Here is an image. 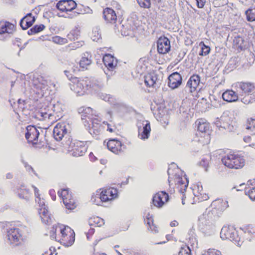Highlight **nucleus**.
<instances>
[{
    "label": "nucleus",
    "instance_id": "obj_58",
    "mask_svg": "<svg viewBox=\"0 0 255 255\" xmlns=\"http://www.w3.org/2000/svg\"><path fill=\"white\" fill-rule=\"evenodd\" d=\"M101 97L103 100L109 102H112L113 99V97L108 94L102 95Z\"/></svg>",
    "mask_w": 255,
    "mask_h": 255
},
{
    "label": "nucleus",
    "instance_id": "obj_33",
    "mask_svg": "<svg viewBox=\"0 0 255 255\" xmlns=\"http://www.w3.org/2000/svg\"><path fill=\"white\" fill-rule=\"evenodd\" d=\"M35 20V17L31 13H29L21 19L20 25L23 29L25 30L32 26Z\"/></svg>",
    "mask_w": 255,
    "mask_h": 255
},
{
    "label": "nucleus",
    "instance_id": "obj_30",
    "mask_svg": "<svg viewBox=\"0 0 255 255\" xmlns=\"http://www.w3.org/2000/svg\"><path fill=\"white\" fill-rule=\"evenodd\" d=\"M144 83L148 87H154L158 81V75L155 71H151L144 76Z\"/></svg>",
    "mask_w": 255,
    "mask_h": 255
},
{
    "label": "nucleus",
    "instance_id": "obj_48",
    "mask_svg": "<svg viewBox=\"0 0 255 255\" xmlns=\"http://www.w3.org/2000/svg\"><path fill=\"white\" fill-rule=\"evenodd\" d=\"M52 41L55 43L63 45L66 44L68 40L66 38L61 37L59 36H55L52 37Z\"/></svg>",
    "mask_w": 255,
    "mask_h": 255
},
{
    "label": "nucleus",
    "instance_id": "obj_44",
    "mask_svg": "<svg viewBox=\"0 0 255 255\" xmlns=\"http://www.w3.org/2000/svg\"><path fill=\"white\" fill-rule=\"evenodd\" d=\"M90 221L91 225H94L97 227H101L105 223L104 220L98 216L90 218Z\"/></svg>",
    "mask_w": 255,
    "mask_h": 255
},
{
    "label": "nucleus",
    "instance_id": "obj_27",
    "mask_svg": "<svg viewBox=\"0 0 255 255\" xmlns=\"http://www.w3.org/2000/svg\"><path fill=\"white\" fill-rule=\"evenodd\" d=\"M64 225L58 224L53 226L49 232L51 238L61 242V236L63 233Z\"/></svg>",
    "mask_w": 255,
    "mask_h": 255
},
{
    "label": "nucleus",
    "instance_id": "obj_60",
    "mask_svg": "<svg viewBox=\"0 0 255 255\" xmlns=\"http://www.w3.org/2000/svg\"><path fill=\"white\" fill-rule=\"evenodd\" d=\"M216 4H218V6H221L227 4L228 0H215Z\"/></svg>",
    "mask_w": 255,
    "mask_h": 255
},
{
    "label": "nucleus",
    "instance_id": "obj_14",
    "mask_svg": "<svg viewBox=\"0 0 255 255\" xmlns=\"http://www.w3.org/2000/svg\"><path fill=\"white\" fill-rule=\"evenodd\" d=\"M74 231L69 227L65 226L61 236V243L65 246H71L75 241Z\"/></svg>",
    "mask_w": 255,
    "mask_h": 255
},
{
    "label": "nucleus",
    "instance_id": "obj_36",
    "mask_svg": "<svg viewBox=\"0 0 255 255\" xmlns=\"http://www.w3.org/2000/svg\"><path fill=\"white\" fill-rule=\"evenodd\" d=\"M80 70V69L76 65L72 64L64 72L69 80L71 81L76 80L77 77L74 76V74L78 73Z\"/></svg>",
    "mask_w": 255,
    "mask_h": 255
},
{
    "label": "nucleus",
    "instance_id": "obj_20",
    "mask_svg": "<svg viewBox=\"0 0 255 255\" xmlns=\"http://www.w3.org/2000/svg\"><path fill=\"white\" fill-rule=\"evenodd\" d=\"M170 42L165 36L160 37L157 42V51L160 54H166L170 50Z\"/></svg>",
    "mask_w": 255,
    "mask_h": 255
},
{
    "label": "nucleus",
    "instance_id": "obj_23",
    "mask_svg": "<svg viewBox=\"0 0 255 255\" xmlns=\"http://www.w3.org/2000/svg\"><path fill=\"white\" fill-rule=\"evenodd\" d=\"M168 79V85L170 88L173 89L178 88L182 83V77L181 75L177 72L170 74Z\"/></svg>",
    "mask_w": 255,
    "mask_h": 255
},
{
    "label": "nucleus",
    "instance_id": "obj_53",
    "mask_svg": "<svg viewBox=\"0 0 255 255\" xmlns=\"http://www.w3.org/2000/svg\"><path fill=\"white\" fill-rule=\"evenodd\" d=\"M110 5L117 10H121L122 9L121 4L116 0H112L110 2Z\"/></svg>",
    "mask_w": 255,
    "mask_h": 255
},
{
    "label": "nucleus",
    "instance_id": "obj_19",
    "mask_svg": "<svg viewBox=\"0 0 255 255\" xmlns=\"http://www.w3.org/2000/svg\"><path fill=\"white\" fill-rule=\"evenodd\" d=\"M193 192L194 196L197 198L195 199L198 202L206 201L209 198L208 194L203 189L201 184H194L193 187Z\"/></svg>",
    "mask_w": 255,
    "mask_h": 255
},
{
    "label": "nucleus",
    "instance_id": "obj_13",
    "mask_svg": "<svg viewBox=\"0 0 255 255\" xmlns=\"http://www.w3.org/2000/svg\"><path fill=\"white\" fill-rule=\"evenodd\" d=\"M107 146L109 150L116 154H121L124 153L125 145L117 138L109 139L107 143Z\"/></svg>",
    "mask_w": 255,
    "mask_h": 255
},
{
    "label": "nucleus",
    "instance_id": "obj_9",
    "mask_svg": "<svg viewBox=\"0 0 255 255\" xmlns=\"http://www.w3.org/2000/svg\"><path fill=\"white\" fill-rule=\"evenodd\" d=\"M39 132L36 128L33 126H28L26 127L25 138L29 144H31L35 147H40L39 146Z\"/></svg>",
    "mask_w": 255,
    "mask_h": 255
},
{
    "label": "nucleus",
    "instance_id": "obj_39",
    "mask_svg": "<svg viewBox=\"0 0 255 255\" xmlns=\"http://www.w3.org/2000/svg\"><path fill=\"white\" fill-rule=\"evenodd\" d=\"M104 128L103 125L97 123L93 124L90 129V133L94 135H98L103 132Z\"/></svg>",
    "mask_w": 255,
    "mask_h": 255
},
{
    "label": "nucleus",
    "instance_id": "obj_17",
    "mask_svg": "<svg viewBox=\"0 0 255 255\" xmlns=\"http://www.w3.org/2000/svg\"><path fill=\"white\" fill-rule=\"evenodd\" d=\"M77 7V3L73 0H61L56 4L57 8L61 12L71 11Z\"/></svg>",
    "mask_w": 255,
    "mask_h": 255
},
{
    "label": "nucleus",
    "instance_id": "obj_2",
    "mask_svg": "<svg viewBox=\"0 0 255 255\" xmlns=\"http://www.w3.org/2000/svg\"><path fill=\"white\" fill-rule=\"evenodd\" d=\"M221 161L226 167L231 169H241L246 165L244 156L234 151H230L227 153L222 157Z\"/></svg>",
    "mask_w": 255,
    "mask_h": 255
},
{
    "label": "nucleus",
    "instance_id": "obj_8",
    "mask_svg": "<svg viewBox=\"0 0 255 255\" xmlns=\"http://www.w3.org/2000/svg\"><path fill=\"white\" fill-rule=\"evenodd\" d=\"M173 181L178 191L184 193L187 189L188 185V181L186 176L182 173H176L173 177H169V182Z\"/></svg>",
    "mask_w": 255,
    "mask_h": 255
},
{
    "label": "nucleus",
    "instance_id": "obj_5",
    "mask_svg": "<svg viewBox=\"0 0 255 255\" xmlns=\"http://www.w3.org/2000/svg\"><path fill=\"white\" fill-rule=\"evenodd\" d=\"M98 197L97 195H93L91 199L95 201V199L99 198L102 202H111L119 197V191L114 187H106L99 189Z\"/></svg>",
    "mask_w": 255,
    "mask_h": 255
},
{
    "label": "nucleus",
    "instance_id": "obj_46",
    "mask_svg": "<svg viewBox=\"0 0 255 255\" xmlns=\"http://www.w3.org/2000/svg\"><path fill=\"white\" fill-rule=\"evenodd\" d=\"M17 194L19 198L27 199L29 197V192L25 188H20L17 189Z\"/></svg>",
    "mask_w": 255,
    "mask_h": 255
},
{
    "label": "nucleus",
    "instance_id": "obj_35",
    "mask_svg": "<svg viewBox=\"0 0 255 255\" xmlns=\"http://www.w3.org/2000/svg\"><path fill=\"white\" fill-rule=\"evenodd\" d=\"M144 222L146 225L147 229L155 233L158 232V228L154 223L152 215L148 213L146 215L145 218L144 219Z\"/></svg>",
    "mask_w": 255,
    "mask_h": 255
},
{
    "label": "nucleus",
    "instance_id": "obj_34",
    "mask_svg": "<svg viewBox=\"0 0 255 255\" xmlns=\"http://www.w3.org/2000/svg\"><path fill=\"white\" fill-rule=\"evenodd\" d=\"M222 97L224 101L229 103L236 102L239 99L238 94L232 90H227L222 94Z\"/></svg>",
    "mask_w": 255,
    "mask_h": 255
},
{
    "label": "nucleus",
    "instance_id": "obj_52",
    "mask_svg": "<svg viewBox=\"0 0 255 255\" xmlns=\"http://www.w3.org/2000/svg\"><path fill=\"white\" fill-rule=\"evenodd\" d=\"M179 255H191V250L188 247H184L181 248Z\"/></svg>",
    "mask_w": 255,
    "mask_h": 255
},
{
    "label": "nucleus",
    "instance_id": "obj_10",
    "mask_svg": "<svg viewBox=\"0 0 255 255\" xmlns=\"http://www.w3.org/2000/svg\"><path fill=\"white\" fill-rule=\"evenodd\" d=\"M58 194L67 209L72 210L76 208V202L68 189H62L60 192L58 191Z\"/></svg>",
    "mask_w": 255,
    "mask_h": 255
},
{
    "label": "nucleus",
    "instance_id": "obj_45",
    "mask_svg": "<svg viewBox=\"0 0 255 255\" xmlns=\"http://www.w3.org/2000/svg\"><path fill=\"white\" fill-rule=\"evenodd\" d=\"M247 19L249 21H253L255 20V7H252L248 9L246 11Z\"/></svg>",
    "mask_w": 255,
    "mask_h": 255
},
{
    "label": "nucleus",
    "instance_id": "obj_50",
    "mask_svg": "<svg viewBox=\"0 0 255 255\" xmlns=\"http://www.w3.org/2000/svg\"><path fill=\"white\" fill-rule=\"evenodd\" d=\"M45 25L42 24H40L39 25L36 24L34 25L32 28H31L30 30L32 32L36 33L42 31L45 29Z\"/></svg>",
    "mask_w": 255,
    "mask_h": 255
},
{
    "label": "nucleus",
    "instance_id": "obj_18",
    "mask_svg": "<svg viewBox=\"0 0 255 255\" xmlns=\"http://www.w3.org/2000/svg\"><path fill=\"white\" fill-rule=\"evenodd\" d=\"M68 124L64 122L58 123L53 129V136L57 141L62 140L67 132V126Z\"/></svg>",
    "mask_w": 255,
    "mask_h": 255
},
{
    "label": "nucleus",
    "instance_id": "obj_7",
    "mask_svg": "<svg viewBox=\"0 0 255 255\" xmlns=\"http://www.w3.org/2000/svg\"><path fill=\"white\" fill-rule=\"evenodd\" d=\"M67 142L69 143L68 151L72 156H82L87 152L88 145L86 141L72 140L69 138Z\"/></svg>",
    "mask_w": 255,
    "mask_h": 255
},
{
    "label": "nucleus",
    "instance_id": "obj_62",
    "mask_svg": "<svg viewBox=\"0 0 255 255\" xmlns=\"http://www.w3.org/2000/svg\"><path fill=\"white\" fill-rule=\"evenodd\" d=\"M178 225V223L176 221H173L170 223V226L171 227H176Z\"/></svg>",
    "mask_w": 255,
    "mask_h": 255
},
{
    "label": "nucleus",
    "instance_id": "obj_59",
    "mask_svg": "<svg viewBox=\"0 0 255 255\" xmlns=\"http://www.w3.org/2000/svg\"><path fill=\"white\" fill-rule=\"evenodd\" d=\"M95 233V230L94 229L92 228V227H90V229L88 230V231L86 232H85L87 238L88 240H90L92 235H94Z\"/></svg>",
    "mask_w": 255,
    "mask_h": 255
},
{
    "label": "nucleus",
    "instance_id": "obj_63",
    "mask_svg": "<svg viewBox=\"0 0 255 255\" xmlns=\"http://www.w3.org/2000/svg\"><path fill=\"white\" fill-rule=\"evenodd\" d=\"M94 255H107L106 254H105V253H97L96 254H94Z\"/></svg>",
    "mask_w": 255,
    "mask_h": 255
},
{
    "label": "nucleus",
    "instance_id": "obj_15",
    "mask_svg": "<svg viewBox=\"0 0 255 255\" xmlns=\"http://www.w3.org/2000/svg\"><path fill=\"white\" fill-rule=\"evenodd\" d=\"M232 87L237 92L245 94H250L255 90V84L249 82H237L234 83Z\"/></svg>",
    "mask_w": 255,
    "mask_h": 255
},
{
    "label": "nucleus",
    "instance_id": "obj_38",
    "mask_svg": "<svg viewBox=\"0 0 255 255\" xmlns=\"http://www.w3.org/2000/svg\"><path fill=\"white\" fill-rule=\"evenodd\" d=\"M197 141L202 145L208 144L211 140L210 133H197Z\"/></svg>",
    "mask_w": 255,
    "mask_h": 255
},
{
    "label": "nucleus",
    "instance_id": "obj_47",
    "mask_svg": "<svg viewBox=\"0 0 255 255\" xmlns=\"http://www.w3.org/2000/svg\"><path fill=\"white\" fill-rule=\"evenodd\" d=\"M103 125L107 126V130L110 133H114L118 131L115 125L109 124L107 122H104Z\"/></svg>",
    "mask_w": 255,
    "mask_h": 255
},
{
    "label": "nucleus",
    "instance_id": "obj_4",
    "mask_svg": "<svg viewBox=\"0 0 255 255\" xmlns=\"http://www.w3.org/2000/svg\"><path fill=\"white\" fill-rule=\"evenodd\" d=\"M237 116L235 111H226L217 123V126L229 131L234 130L237 125Z\"/></svg>",
    "mask_w": 255,
    "mask_h": 255
},
{
    "label": "nucleus",
    "instance_id": "obj_24",
    "mask_svg": "<svg viewBox=\"0 0 255 255\" xmlns=\"http://www.w3.org/2000/svg\"><path fill=\"white\" fill-rule=\"evenodd\" d=\"M200 83V77L197 74H193L188 80L186 87L189 89L190 93H194L197 91Z\"/></svg>",
    "mask_w": 255,
    "mask_h": 255
},
{
    "label": "nucleus",
    "instance_id": "obj_41",
    "mask_svg": "<svg viewBox=\"0 0 255 255\" xmlns=\"http://www.w3.org/2000/svg\"><path fill=\"white\" fill-rule=\"evenodd\" d=\"M246 128L255 133V119L248 118L246 123Z\"/></svg>",
    "mask_w": 255,
    "mask_h": 255
},
{
    "label": "nucleus",
    "instance_id": "obj_26",
    "mask_svg": "<svg viewBox=\"0 0 255 255\" xmlns=\"http://www.w3.org/2000/svg\"><path fill=\"white\" fill-rule=\"evenodd\" d=\"M15 29V25L12 23L3 20L0 21V34H12Z\"/></svg>",
    "mask_w": 255,
    "mask_h": 255
},
{
    "label": "nucleus",
    "instance_id": "obj_11",
    "mask_svg": "<svg viewBox=\"0 0 255 255\" xmlns=\"http://www.w3.org/2000/svg\"><path fill=\"white\" fill-rule=\"evenodd\" d=\"M169 200V195L165 191H159L154 194L152 198L151 204L157 208H162Z\"/></svg>",
    "mask_w": 255,
    "mask_h": 255
},
{
    "label": "nucleus",
    "instance_id": "obj_21",
    "mask_svg": "<svg viewBox=\"0 0 255 255\" xmlns=\"http://www.w3.org/2000/svg\"><path fill=\"white\" fill-rule=\"evenodd\" d=\"M48 106H45L44 109H41L37 113V116L40 117L42 119H47L51 125L55 123L57 120L56 119L54 112H51L49 109H47Z\"/></svg>",
    "mask_w": 255,
    "mask_h": 255
},
{
    "label": "nucleus",
    "instance_id": "obj_64",
    "mask_svg": "<svg viewBox=\"0 0 255 255\" xmlns=\"http://www.w3.org/2000/svg\"><path fill=\"white\" fill-rule=\"evenodd\" d=\"M21 102L24 103V102H25V101H24V100H20V99H19V100H18V104H20V103H21Z\"/></svg>",
    "mask_w": 255,
    "mask_h": 255
},
{
    "label": "nucleus",
    "instance_id": "obj_42",
    "mask_svg": "<svg viewBox=\"0 0 255 255\" xmlns=\"http://www.w3.org/2000/svg\"><path fill=\"white\" fill-rule=\"evenodd\" d=\"M201 46V51L199 53V55L205 56L207 55L210 52V47L205 44L203 41H201L199 43Z\"/></svg>",
    "mask_w": 255,
    "mask_h": 255
},
{
    "label": "nucleus",
    "instance_id": "obj_6",
    "mask_svg": "<svg viewBox=\"0 0 255 255\" xmlns=\"http://www.w3.org/2000/svg\"><path fill=\"white\" fill-rule=\"evenodd\" d=\"M25 228L21 226L20 227L9 228L6 231V238L10 244L18 246L20 242L25 239L24 233Z\"/></svg>",
    "mask_w": 255,
    "mask_h": 255
},
{
    "label": "nucleus",
    "instance_id": "obj_57",
    "mask_svg": "<svg viewBox=\"0 0 255 255\" xmlns=\"http://www.w3.org/2000/svg\"><path fill=\"white\" fill-rule=\"evenodd\" d=\"M196 1V5L199 8H202L205 6L206 0H195Z\"/></svg>",
    "mask_w": 255,
    "mask_h": 255
},
{
    "label": "nucleus",
    "instance_id": "obj_32",
    "mask_svg": "<svg viewBox=\"0 0 255 255\" xmlns=\"http://www.w3.org/2000/svg\"><path fill=\"white\" fill-rule=\"evenodd\" d=\"M103 61L105 66L109 70H113L117 65V59L111 54H106L103 58Z\"/></svg>",
    "mask_w": 255,
    "mask_h": 255
},
{
    "label": "nucleus",
    "instance_id": "obj_49",
    "mask_svg": "<svg viewBox=\"0 0 255 255\" xmlns=\"http://www.w3.org/2000/svg\"><path fill=\"white\" fill-rule=\"evenodd\" d=\"M137 3L140 7L149 8L151 6L150 0H137Z\"/></svg>",
    "mask_w": 255,
    "mask_h": 255
},
{
    "label": "nucleus",
    "instance_id": "obj_16",
    "mask_svg": "<svg viewBox=\"0 0 255 255\" xmlns=\"http://www.w3.org/2000/svg\"><path fill=\"white\" fill-rule=\"evenodd\" d=\"M102 17L105 22L108 24H115L118 21V15L116 10L110 7L103 8Z\"/></svg>",
    "mask_w": 255,
    "mask_h": 255
},
{
    "label": "nucleus",
    "instance_id": "obj_56",
    "mask_svg": "<svg viewBox=\"0 0 255 255\" xmlns=\"http://www.w3.org/2000/svg\"><path fill=\"white\" fill-rule=\"evenodd\" d=\"M34 193L35 196L37 198L35 199V201L36 202H38V203L39 204V203L42 202L43 201L40 199V194L39 193V190L36 187H34Z\"/></svg>",
    "mask_w": 255,
    "mask_h": 255
},
{
    "label": "nucleus",
    "instance_id": "obj_1",
    "mask_svg": "<svg viewBox=\"0 0 255 255\" xmlns=\"http://www.w3.org/2000/svg\"><path fill=\"white\" fill-rule=\"evenodd\" d=\"M212 209L204 214L199 218L198 227L200 231L205 234H209L213 230L212 215L219 216L228 207L227 201L218 199L211 204Z\"/></svg>",
    "mask_w": 255,
    "mask_h": 255
},
{
    "label": "nucleus",
    "instance_id": "obj_51",
    "mask_svg": "<svg viewBox=\"0 0 255 255\" xmlns=\"http://www.w3.org/2000/svg\"><path fill=\"white\" fill-rule=\"evenodd\" d=\"M202 255H222L220 251L214 249H210L204 252Z\"/></svg>",
    "mask_w": 255,
    "mask_h": 255
},
{
    "label": "nucleus",
    "instance_id": "obj_43",
    "mask_svg": "<svg viewBox=\"0 0 255 255\" xmlns=\"http://www.w3.org/2000/svg\"><path fill=\"white\" fill-rule=\"evenodd\" d=\"M245 233L249 235L251 237H255V227L252 225H248L243 228Z\"/></svg>",
    "mask_w": 255,
    "mask_h": 255
},
{
    "label": "nucleus",
    "instance_id": "obj_3",
    "mask_svg": "<svg viewBox=\"0 0 255 255\" xmlns=\"http://www.w3.org/2000/svg\"><path fill=\"white\" fill-rule=\"evenodd\" d=\"M70 84L71 89L78 96L86 94L88 91L91 88L92 82L87 77L76 78V80H72Z\"/></svg>",
    "mask_w": 255,
    "mask_h": 255
},
{
    "label": "nucleus",
    "instance_id": "obj_25",
    "mask_svg": "<svg viewBox=\"0 0 255 255\" xmlns=\"http://www.w3.org/2000/svg\"><path fill=\"white\" fill-rule=\"evenodd\" d=\"M150 123L148 121H143L142 127L138 128V136L142 140L149 138L151 132Z\"/></svg>",
    "mask_w": 255,
    "mask_h": 255
},
{
    "label": "nucleus",
    "instance_id": "obj_28",
    "mask_svg": "<svg viewBox=\"0 0 255 255\" xmlns=\"http://www.w3.org/2000/svg\"><path fill=\"white\" fill-rule=\"evenodd\" d=\"M39 214L42 222L45 224H48L51 220L48 209L45 207L44 201L39 203Z\"/></svg>",
    "mask_w": 255,
    "mask_h": 255
},
{
    "label": "nucleus",
    "instance_id": "obj_40",
    "mask_svg": "<svg viewBox=\"0 0 255 255\" xmlns=\"http://www.w3.org/2000/svg\"><path fill=\"white\" fill-rule=\"evenodd\" d=\"M78 112L81 114L82 117L86 118L92 115L93 109L90 107H81L78 109Z\"/></svg>",
    "mask_w": 255,
    "mask_h": 255
},
{
    "label": "nucleus",
    "instance_id": "obj_12",
    "mask_svg": "<svg viewBox=\"0 0 255 255\" xmlns=\"http://www.w3.org/2000/svg\"><path fill=\"white\" fill-rule=\"evenodd\" d=\"M220 237L224 240H229L235 242L239 239L237 231L231 226H224L221 229Z\"/></svg>",
    "mask_w": 255,
    "mask_h": 255
},
{
    "label": "nucleus",
    "instance_id": "obj_29",
    "mask_svg": "<svg viewBox=\"0 0 255 255\" xmlns=\"http://www.w3.org/2000/svg\"><path fill=\"white\" fill-rule=\"evenodd\" d=\"M247 42L241 36H237L234 37L233 41V48L238 52L245 50L246 48Z\"/></svg>",
    "mask_w": 255,
    "mask_h": 255
},
{
    "label": "nucleus",
    "instance_id": "obj_22",
    "mask_svg": "<svg viewBox=\"0 0 255 255\" xmlns=\"http://www.w3.org/2000/svg\"><path fill=\"white\" fill-rule=\"evenodd\" d=\"M32 84L33 87L37 90V93L44 91L48 88V81L42 76L34 78L32 80Z\"/></svg>",
    "mask_w": 255,
    "mask_h": 255
},
{
    "label": "nucleus",
    "instance_id": "obj_37",
    "mask_svg": "<svg viewBox=\"0 0 255 255\" xmlns=\"http://www.w3.org/2000/svg\"><path fill=\"white\" fill-rule=\"evenodd\" d=\"M80 67L82 71L87 70L92 63L91 56L84 54L79 61Z\"/></svg>",
    "mask_w": 255,
    "mask_h": 255
},
{
    "label": "nucleus",
    "instance_id": "obj_31",
    "mask_svg": "<svg viewBox=\"0 0 255 255\" xmlns=\"http://www.w3.org/2000/svg\"><path fill=\"white\" fill-rule=\"evenodd\" d=\"M198 133H210L211 126L210 123L204 119L197 121Z\"/></svg>",
    "mask_w": 255,
    "mask_h": 255
},
{
    "label": "nucleus",
    "instance_id": "obj_55",
    "mask_svg": "<svg viewBox=\"0 0 255 255\" xmlns=\"http://www.w3.org/2000/svg\"><path fill=\"white\" fill-rule=\"evenodd\" d=\"M252 100L250 94H245V96L241 99L242 102L246 105L252 103Z\"/></svg>",
    "mask_w": 255,
    "mask_h": 255
},
{
    "label": "nucleus",
    "instance_id": "obj_54",
    "mask_svg": "<svg viewBox=\"0 0 255 255\" xmlns=\"http://www.w3.org/2000/svg\"><path fill=\"white\" fill-rule=\"evenodd\" d=\"M246 193L251 200H255V187H252L249 190L246 191Z\"/></svg>",
    "mask_w": 255,
    "mask_h": 255
},
{
    "label": "nucleus",
    "instance_id": "obj_61",
    "mask_svg": "<svg viewBox=\"0 0 255 255\" xmlns=\"http://www.w3.org/2000/svg\"><path fill=\"white\" fill-rule=\"evenodd\" d=\"M251 137L250 136H246L244 138V140L246 143H250L251 141Z\"/></svg>",
    "mask_w": 255,
    "mask_h": 255
}]
</instances>
